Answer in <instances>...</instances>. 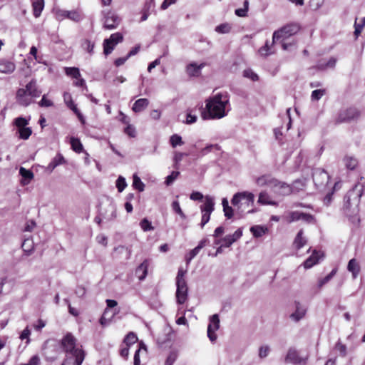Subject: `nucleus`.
<instances>
[{
	"label": "nucleus",
	"mask_w": 365,
	"mask_h": 365,
	"mask_svg": "<svg viewBox=\"0 0 365 365\" xmlns=\"http://www.w3.org/2000/svg\"><path fill=\"white\" fill-rule=\"evenodd\" d=\"M104 14V23L103 28L105 29H115L118 24H120V18L118 15L113 13L111 11H108Z\"/></svg>",
	"instance_id": "12"
},
{
	"label": "nucleus",
	"mask_w": 365,
	"mask_h": 365,
	"mask_svg": "<svg viewBox=\"0 0 365 365\" xmlns=\"http://www.w3.org/2000/svg\"><path fill=\"white\" fill-rule=\"evenodd\" d=\"M313 180L317 185H323L327 184L329 181V175L324 170L322 169H317L313 173Z\"/></svg>",
	"instance_id": "16"
},
{
	"label": "nucleus",
	"mask_w": 365,
	"mask_h": 365,
	"mask_svg": "<svg viewBox=\"0 0 365 365\" xmlns=\"http://www.w3.org/2000/svg\"><path fill=\"white\" fill-rule=\"evenodd\" d=\"M126 186L127 183L125 178L122 176H119L116 180V187L118 188V192H123Z\"/></svg>",
	"instance_id": "48"
},
{
	"label": "nucleus",
	"mask_w": 365,
	"mask_h": 365,
	"mask_svg": "<svg viewBox=\"0 0 365 365\" xmlns=\"http://www.w3.org/2000/svg\"><path fill=\"white\" fill-rule=\"evenodd\" d=\"M185 274L186 271L183 270L182 268H180L176 277V282H186L185 279Z\"/></svg>",
	"instance_id": "60"
},
{
	"label": "nucleus",
	"mask_w": 365,
	"mask_h": 365,
	"mask_svg": "<svg viewBox=\"0 0 365 365\" xmlns=\"http://www.w3.org/2000/svg\"><path fill=\"white\" fill-rule=\"evenodd\" d=\"M61 346L66 353L71 355L70 357H77L78 354L85 356L84 351L76 346V339L71 333H68L61 339Z\"/></svg>",
	"instance_id": "5"
},
{
	"label": "nucleus",
	"mask_w": 365,
	"mask_h": 365,
	"mask_svg": "<svg viewBox=\"0 0 365 365\" xmlns=\"http://www.w3.org/2000/svg\"><path fill=\"white\" fill-rule=\"evenodd\" d=\"M81 46L82 48L87 51L88 53H89L90 54H93V48H94V46H95V44L94 43L91 42L90 40L88 39H85L82 43H81Z\"/></svg>",
	"instance_id": "40"
},
{
	"label": "nucleus",
	"mask_w": 365,
	"mask_h": 365,
	"mask_svg": "<svg viewBox=\"0 0 365 365\" xmlns=\"http://www.w3.org/2000/svg\"><path fill=\"white\" fill-rule=\"evenodd\" d=\"M63 100L68 107L71 106L72 104H74L72 100V96L69 93L65 92L63 93Z\"/></svg>",
	"instance_id": "62"
},
{
	"label": "nucleus",
	"mask_w": 365,
	"mask_h": 365,
	"mask_svg": "<svg viewBox=\"0 0 365 365\" xmlns=\"http://www.w3.org/2000/svg\"><path fill=\"white\" fill-rule=\"evenodd\" d=\"M60 15L75 22H79L83 19V14L78 10L61 11Z\"/></svg>",
	"instance_id": "17"
},
{
	"label": "nucleus",
	"mask_w": 365,
	"mask_h": 365,
	"mask_svg": "<svg viewBox=\"0 0 365 365\" xmlns=\"http://www.w3.org/2000/svg\"><path fill=\"white\" fill-rule=\"evenodd\" d=\"M267 230V228L259 226V225H255L252 226L250 228V232L252 233V235L255 237H262L263 235L265 234L266 231Z\"/></svg>",
	"instance_id": "33"
},
{
	"label": "nucleus",
	"mask_w": 365,
	"mask_h": 365,
	"mask_svg": "<svg viewBox=\"0 0 365 365\" xmlns=\"http://www.w3.org/2000/svg\"><path fill=\"white\" fill-rule=\"evenodd\" d=\"M16 69L15 63L7 59H0V73L4 74H11Z\"/></svg>",
	"instance_id": "18"
},
{
	"label": "nucleus",
	"mask_w": 365,
	"mask_h": 365,
	"mask_svg": "<svg viewBox=\"0 0 365 365\" xmlns=\"http://www.w3.org/2000/svg\"><path fill=\"white\" fill-rule=\"evenodd\" d=\"M137 340V336L134 333L130 332L125 336L124 342L128 346H129L130 345L135 344Z\"/></svg>",
	"instance_id": "46"
},
{
	"label": "nucleus",
	"mask_w": 365,
	"mask_h": 365,
	"mask_svg": "<svg viewBox=\"0 0 365 365\" xmlns=\"http://www.w3.org/2000/svg\"><path fill=\"white\" fill-rule=\"evenodd\" d=\"M336 269H334L328 275L319 281L318 286L319 288L323 287L325 284L329 282L331 279L336 274Z\"/></svg>",
	"instance_id": "45"
},
{
	"label": "nucleus",
	"mask_w": 365,
	"mask_h": 365,
	"mask_svg": "<svg viewBox=\"0 0 365 365\" xmlns=\"http://www.w3.org/2000/svg\"><path fill=\"white\" fill-rule=\"evenodd\" d=\"M22 249L24 250V252L26 254V255H30L33 250H34V244L33 242L31 240H25L24 242L22 243Z\"/></svg>",
	"instance_id": "35"
},
{
	"label": "nucleus",
	"mask_w": 365,
	"mask_h": 365,
	"mask_svg": "<svg viewBox=\"0 0 365 365\" xmlns=\"http://www.w3.org/2000/svg\"><path fill=\"white\" fill-rule=\"evenodd\" d=\"M84 358V355H81V354H78L77 357L72 358L67 356L65 361L61 365H81Z\"/></svg>",
	"instance_id": "27"
},
{
	"label": "nucleus",
	"mask_w": 365,
	"mask_h": 365,
	"mask_svg": "<svg viewBox=\"0 0 365 365\" xmlns=\"http://www.w3.org/2000/svg\"><path fill=\"white\" fill-rule=\"evenodd\" d=\"M365 189V179L361 177L360 180L350 190L344 197L345 206L349 208L352 205L358 207L360 199Z\"/></svg>",
	"instance_id": "4"
},
{
	"label": "nucleus",
	"mask_w": 365,
	"mask_h": 365,
	"mask_svg": "<svg viewBox=\"0 0 365 365\" xmlns=\"http://www.w3.org/2000/svg\"><path fill=\"white\" fill-rule=\"evenodd\" d=\"M220 328V319L217 314H215L210 317V323L207 327V336L212 342L217 339L215 331Z\"/></svg>",
	"instance_id": "11"
},
{
	"label": "nucleus",
	"mask_w": 365,
	"mask_h": 365,
	"mask_svg": "<svg viewBox=\"0 0 365 365\" xmlns=\"http://www.w3.org/2000/svg\"><path fill=\"white\" fill-rule=\"evenodd\" d=\"M290 185L293 188V192H296L303 190V188L305 187V182L302 180H297L293 182L292 185Z\"/></svg>",
	"instance_id": "43"
},
{
	"label": "nucleus",
	"mask_w": 365,
	"mask_h": 365,
	"mask_svg": "<svg viewBox=\"0 0 365 365\" xmlns=\"http://www.w3.org/2000/svg\"><path fill=\"white\" fill-rule=\"evenodd\" d=\"M295 310L289 316L292 321L298 322L304 319L307 312V307L305 304L300 303L299 302H294Z\"/></svg>",
	"instance_id": "13"
},
{
	"label": "nucleus",
	"mask_w": 365,
	"mask_h": 365,
	"mask_svg": "<svg viewBox=\"0 0 365 365\" xmlns=\"http://www.w3.org/2000/svg\"><path fill=\"white\" fill-rule=\"evenodd\" d=\"M172 208H173V211L175 212L177 214H178L182 219H183V220L186 219V215L182 210L178 201L173 202Z\"/></svg>",
	"instance_id": "44"
},
{
	"label": "nucleus",
	"mask_w": 365,
	"mask_h": 365,
	"mask_svg": "<svg viewBox=\"0 0 365 365\" xmlns=\"http://www.w3.org/2000/svg\"><path fill=\"white\" fill-rule=\"evenodd\" d=\"M133 186L134 187V188L137 189L140 192H142L144 190L145 185L143 184V182L141 181L140 178L138 175H134Z\"/></svg>",
	"instance_id": "38"
},
{
	"label": "nucleus",
	"mask_w": 365,
	"mask_h": 365,
	"mask_svg": "<svg viewBox=\"0 0 365 365\" xmlns=\"http://www.w3.org/2000/svg\"><path fill=\"white\" fill-rule=\"evenodd\" d=\"M258 203L261 205H269L277 206L278 204L277 202L270 199L269 195L266 191H262L259 194L257 200Z\"/></svg>",
	"instance_id": "25"
},
{
	"label": "nucleus",
	"mask_w": 365,
	"mask_h": 365,
	"mask_svg": "<svg viewBox=\"0 0 365 365\" xmlns=\"http://www.w3.org/2000/svg\"><path fill=\"white\" fill-rule=\"evenodd\" d=\"M41 91L37 86L36 80H31L25 88H19L16 94V100L19 105L27 107L34 102V99L38 98Z\"/></svg>",
	"instance_id": "2"
},
{
	"label": "nucleus",
	"mask_w": 365,
	"mask_h": 365,
	"mask_svg": "<svg viewBox=\"0 0 365 365\" xmlns=\"http://www.w3.org/2000/svg\"><path fill=\"white\" fill-rule=\"evenodd\" d=\"M204 66L205 63H201L200 65H197L195 63H190L186 67V72L189 76H198Z\"/></svg>",
	"instance_id": "21"
},
{
	"label": "nucleus",
	"mask_w": 365,
	"mask_h": 365,
	"mask_svg": "<svg viewBox=\"0 0 365 365\" xmlns=\"http://www.w3.org/2000/svg\"><path fill=\"white\" fill-rule=\"evenodd\" d=\"M232 26L228 23L222 24L215 27V31L219 34H228L231 31Z\"/></svg>",
	"instance_id": "36"
},
{
	"label": "nucleus",
	"mask_w": 365,
	"mask_h": 365,
	"mask_svg": "<svg viewBox=\"0 0 365 365\" xmlns=\"http://www.w3.org/2000/svg\"><path fill=\"white\" fill-rule=\"evenodd\" d=\"M334 349L340 353L341 356H345L346 355V346L341 344L340 341L336 343Z\"/></svg>",
	"instance_id": "51"
},
{
	"label": "nucleus",
	"mask_w": 365,
	"mask_h": 365,
	"mask_svg": "<svg viewBox=\"0 0 365 365\" xmlns=\"http://www.w3.org/2000/svg\"><path fill=\"white\" fill-rule=\"evenodd\" d=\"M65 72L67 76L76 79H78L81 77L79 69L76 67H66L65 68Z\"/></svg>",
	"instance_id": "34"
},
{
	"label": "nucleus",
	"mask_w": 365,
	"mask_h": 365,
	"mask_svg": "<svg viewBox=\"0 0 365 365\" xmlns=\"http://www.w3.org/2000/svg\"><path fill=\"white\" fill-rule=\"evenodd\" d=\"M225 216L227 219H230L234 216V213L235 212V207L232 208V207L229 206L223 209Z\"/></svg>",
	"instance_id": "59"
},
{
	"label": "nucleus",
	"mask_w": 365,
	"mask_h": 365,
	"mask_svg": "<svg viewBox=\"0 0 365 365\" xmlns=\"http://www.w3.org/2000/svg\"><path fill=\"white\" fill-rule=\"evenodd\" d=\"M322 257V256L319 254V252L314 250L312 255L309 257L303 263L304 267L305 269H309L312 267L314 265L319 262Z\"/></svg>",
	"instance_id": "19"
},
{
	"label": "nucleus",
	"mask_w": 365,
	"mask_h": 365,
	"mask_svg": "<svg viewBox=\"0 0 365 365\" xmlns=\"http://www.w3.org/2000/svg\"><path fill=\"white\" fill-rule=\"evenodd\" d=\"M170 143L172 147L175 148L178 145H183V141L182 140L181 136L178 134L173 135L170 138Z\"/></svg>",
	"instance_id": "41"
},
{
	"label": "nucleus",
	"mask_w": 365,
	"mask_h": 365,
	"mask_svg": "<svg viewBox=\"0 0 365 365\" xmlns=\"http://www.w3.org/2000/svg\"><path fill=\"white\" fill-rule=\"evenodd\" d=\"M274 178L270 175H262L256 179V183L260 187L267 186L271 189L272 186L274 185L273 182H274Z\"/></svg>",
	"instance_id": "22"
},
{
	"label": "nucleus",
	"mask_w": 365,
	"mask_h": 365,
	"mask_svg": "<svg viewBox=\"0 0 365 365\" xmlns=\"http://www.w3.org/2000/svg\"><path fill=\"white\" fill-rule=\"evenodd\" d=\"M248 6H249V1L247 0H245L244 2V8L236 9L235 11V14L240 17L247 16V11H248Z\"/></svg>",
	"instance_id": "37"
},
{
	"label": "nucleus",
	"mask_w": 365,
	"mask_h": 365,
	"mask_svg": "<svg viewBox=\"0 0 365 365\" xmlns=\"http://www.w3.org/2000/svg\"><path fill=\"white\" fill-rule=\"evenodd\" d=\"M361 115L359 109L354 107L349 108L346 110H341L335 119L336 123H341L348 122L351 120L358 119Z\"/></svg>",
	"instance_id": "9"
},
{
	"label": "nucleus",
	"mask_w": 365,
	"mask_h": 365,
	"mask_svg": "<svg viewBox=\"0 0 365 365\" xmlns=\"http://www.w3.org/2000/svg\"><path fill=\"white\" fill-rule=\"evenodd\" d=\"M123 41V36L121 33L116 32L110 36L108 38L103 41V53L108 56L112 53L115 46Z\"/></svg>",
	"instance_id": "8"
},
{
	"label": "nucleus",
	"mask_w": 365,
	"mask_h": 365,
	"mask_svg": "<svg viewBox=\"0 0 365 365\" xmlns=\"http://www.w3.org/2000/svg\"><path fill=\"white\" fill-rule=\"evenodd\" d=\"M300 220H303L307 223H311L314 222V218L311 214L301 212Z\"/></svg>",
	"instance_id": "56"
},
{
	"label": "nucleus",
	"mask_w": 365,
	"mask_h": 365,
	"mask_svg": "<svg viewBox=\"0 0 365 365\" xmlns=\"http://www.w3.org/2000/svg\"><path fill=\"white\" fill-rule=\"evenodd\" d=\"M344 162L346 168L349 170H354L358 165L357 160L351 156H346L344 158Z\"/></svg>",
	"instance_id": "30"
},
{
	"label": "nucleus",
	"mask_w": 365,
	"mask_h": 365,
	"mask_svg": "<svg viewBox=\"0 0 365 365\" xmlns=\"http://www.w3.org/2000/svg\"><path fill=\"white\" fill-rule=\"evenodd\" d=\"M38 104L41 107H51L53 103L51 100L46 98V95H43Z\"/></svg>",
	"instance_id": "58"
},
{
	"label": "nucleus",
	"mask_w": 365,
	"mask_h": 365,
	"mask_svg": "<svg viewBox=\"0 0 365 365\" xmlns=\"http://www.w3.org/2000/svg\"><path fill=\"white\" fill-rule=\"evenodd\" d=\"M254 201V194L244 191L235 193L231 200V204L235 207V213L242 216L245 212L247 213H252L254 212L253 210H247L253 206Z\"/></svg>",
	"instance_id": "3"
},
{
	"label": "nucleus",
	"mask_w": 365,
	"mask_h": 365,
	"mask_svg": "<svg viewBox=\"0 0 365 365\" xmlns=\"http://www.w3.org/2000/svg\"><path fill=\"white\" fill-rule=\"evenodd\" d=\"M307 359V358L301 357L297 351L294 349H289L285 357V362L298 365H305Z\"/></svg>",
	"instance_id": "15"
},
{
	"label": "nucleus",
	"mask_w": 365,
	"mask_h": 365,
	"mask_svg": "<svg viewBox=\"0 0 365 365\" xmlns=\"http://www.w3.org/2000/svg\"><path fill=\"white\" fill-rule=\"evenodd\" d=\"M177 356H178L176 353L171 352L167 357L165 365H173L174 362L176 361Z\"/></svg>",
	"instance_id": "57"
},
{
	"label": "nucleus",
	"mask_w": 365,
	"mask_h": 365,
	"mask_svg": "<svg viewBox=\"0 0 365 365\" xmlns=\"http://www.w3.org/2000/svg\"><path fill=\"white\" fill-rule=\"evenodd\" d=\"M259 53H260L261 56H267L268 55L272 53V52L270 51V46H269V41H267L264 46H263L262 47H261L259 49Z\"/></svg>",
	"instance_id": "49"
},
{
	"label": "nucleus",
	"mask_w": 365,
	"mask_h": 365,
	"mask_svg": "<svg viewBox=\"0 0 365 365\" xmlns=\"http://www.w3.org/2000/svg\"><path fill=\"white\" fill-rule=\"evenodd\" d=\"M140 226L144 232L152 231L154 230L151 222L147 218H144L140 221Z\"/></svg>",
	"instance_id": "42"
},
{
	"label": "nucleus",
	"mask_w": 365,
	"mask_h": 365,
	"mask_svg": "<svg viewBox=\"0 0 365 365\" xmlns=\"http://www.w3.org/2000/svg\"><path fill=\"white\" fill-rule=\"evenodd\" d=\"M243 76L245 78L251 79L252 81H257L259 79L258 75L250 68L245 69L243 71Z\"/></svg>",
	"instance_id": "47"
},
{
	"label": "nucleus",
	"mask_w": 365,
	"mask_h": 365,
	"mask_svg": "<svg viewBox=\"0 0 365 365\" xmlns=\"http://www.w3.org/2000/svg\"><path fill=\"white\" fill-rule=\"evenodd\" d=\"M148 104L149 101L147 98H140L134 103L132 109L135 113H140L145 109Z\"/></svg>",
	"instance_id": "26"
},
{
	"label": "nucleus",
	"mask_w": 365,
	"mask_h": 365,
	"mask_svg": "<svg viewBox=\"0 0 365 365\" xmlns=\"http://www.w3.org/2000/svg\"><path fill=\"white\" fill-rule=\"evenodd\" d=\"M299 30V26L297 24H290L284 26L279 30L275 31L272 36V43L282 38L283 40L296 34Z\"/></svg>",
	"instance_id": "7"
},
{
	"label": "nucleus",
	"mask_w": 365,
	"mask_h": 365,
	"mask_svg": "<svg viewBox=\"0 0 365 365\" xmlns=\"http://www.w3.org/2000/svg\"><path fill=\"white\" fill-rule=\"evenodd\" d=\"M303 230H300L298 233L297 234L294 242H293V246L295 249L299 250L302 247H304L307 244V239L303 236Z\"/></svg>",
	"instance_id": "24"
},
{
	"label": "nucleus",
	"mask_w": 365,
	"mask_h": 365,
	"mask_svg": "<svg viewBox=\"0 0 365 365\" xmlns=\"http://www.w3.org/2000/svg\"><path fill=\"white\" fill-rule=\"evenodd\" d=\"M180 173L178 171H173L170 175H169L165 180V184L167 185H170L173 183V182L177 179L179 176Z\"/></svg>",
	"instance_id": "50"
},
{
	"label": "nucleus",
	"mask_w": 365,
	"mask_h": 365,
	"mask_svg": "<svg viewBox=\"0 0 365 365\" xmlns=\"http://www.w3.org/2000/svg\"><path fill=\"white\" fill-rule=\"evenodd\" d=\"M176 300L180 304H182L187 299L188 287L186 282H176Z\"/></svg>",
	"instance_id": "14"
},
{
	"label": "nucleus",
	"mask_w": 365,
	"mask_h": 365,
	"mask_svg": "<svg viewBox=\"0 0 365 365\" xmlns=\"http://www.w3.org/2000/svg\"><path fill=\"white\" fill-rule=\"evenodd\" d=\"M19 174L22 177V180H21V184L22 185H29L34 176L31 170H27L24 167L20 168Z\"/></svg>",
	"instance_id": "20"
},
{
	"label": "nucleus",
	"mask_w": 365,
	"mask_h": 365,
	"mask_svg": "<svg viewBox=\"0 0 365 365\" xmlns=\"http://www.w3.org/2000/svg\"><path fill=\"white\" fill-rule=\"evenodd\" d=\"M325 94L324 89H317L314 90L312 93L311 98L313 101L319 100Z\"/></svg>",
	"instance_id": "53"
},
{
	"label": "nucleus",
	"mask_w": 365,
	"mask_h": 365,
	"mask_svg": "<svg viewBox=\"0 0 365 365\" xmlns=\"http://www.w3.org/2000/svg\"><path fill=\"white\" fill-rule=\"evenodd\" d=\"M202 218L200 222V227L203 228L204 226L209 222L210 215L215 210V200L214 197L210 195L205 197V202L200 207Z\"/></svg>",
	"instance_id": "6"
},
{
	"label": "nucleus",
	"mask_w": 365,
	"mask_h": 365,
	"mask_svg": "<svg viewBox=\"0 0 365 365\" xmlns=\"http://www.w3.org/2000/svg\"><path fill=\"white\" fill-rule=\"evenodd\" d=\"M347 269L352 273L353 278H356L360 272V267L355 259L349 260L347 265Z\"/></svg>",
	"instance_id": "28"
},
{
	"label": "nucleus",
	"mask_w": 365,
	"mask_h": 365,
	"mask_svg": "<svg viewBox=\"0 0 365 365\" xmlns=\"http://www.w3.org/2000/svg\"><path fill=\"white\" fill-rule=\"evenodd\" d=\"M206 111L202 113L204 120L221 119L226 116L230 108L229 96L227 93H219L205 101Z\"/></svg>",
	"instance_id": "1"
},
{
	"label": "nucleus",
	"mask_w": 365,
	"mask_h": 365,
	"mask_svg": "<svg viewBox=\"0 0 365 365\" xmlns=\"http://www.w3.org/2000/svg\"><path fill=\"white\" fill-rule=\"evenodd\" d=\"M29 121L23 117H19L15 119V125L19 129L26 127Z\"/></svg>",
	"instance_id": "54"
},
{
	"label": "nucleus",
	"mask_w": 365,
	"mask_h": 365,
	"mask_svg": "<svg viewBox=\"0 0 365 365\" xmlns=\"http://www.w3.org/2000/svg\"><path fill=\"white\" fill-rule=\"evenodd\" d=\"M51 162L57 166L63 165L66 163L63 156L61 153H58L51 160Z\"/></svg>",
	"instance_id": "55"
},
{
	"label": "nucleus",
	"mask_w": 365,
	"mask_h": 365,
	"mask_svg": "<svg viewBox=\"0 0 365 365\" xmlns=\"http://www.w3.org/2000/svg\"><path fill=\"white\" fill-rule=\"evenodd\" d=\"M200 252L199 250H197L196 247L190 250L188 256L186 257L187 263H190V262Z\"/></svg>",
	"instance_id": "64"
},
{
	"label": "nucleus",
	"mask_w": 365,
	"mask_h": 365,
	"mask_svg": "<svg viewBox=\"0 0 365 365\" xmlns=\"http://www.w3.org/2000/svg\"><path fill=\"white\" fill-rule=\"evenodd\" d=\"M222 241L223 242L222 246L225 247H229L232 243L235 242V241L232 240V238L230 237V235H226Z\"/></svg>",
	"instance_id": "63"
},
{
	"label": "nucleus",
	"mask_w": 365,
	"mask_h": 365,
	"mask_svg": "<svg viewBox=\"0 0 365 365\" xmlns=\"http://www.w3.org/2000/svg\"><path fill=\"white\" fill-rule=\"evenodd\" d=\"M220 150V146L217 144H210L200 150L201 155H205L208 153L211 152L212 149Z\"/></svg>",
	"instance_id": "52"
},
{
	"label": "nucleus",
	"mask_w": 365,
	"mask_h": 365,
	"mask_svg": "<svg viewBox=\"0 0 365 365\" xmlns=\"http://www.w3.org/2000/svg\"><path fill=\"white\" fill-rule=\"evenodd\" d=\"M148 262L144 260L136 269L135 274L140 280H143L148 274Z\"/></svg>",
	"instance_id": "23"
},
{
	"label": "nucleus",
	"mask_w": 365,
	"mask_h": 365,
	"mask_svg": "<svg viewBox=\"0 0 365 365\" xmlns=\"http://www.w3.org/2000/svg\"><path fill=\"white\" fill-rule=\"evenodd\" d=\"M70 143L71 145L72 149L78 153H80L83 151V147L82 143H81L80 140L78 138H76L74 137L71 138Z\"/></svg>",
	"instance_id": "31"
},
{
	"label": "nucleus",
	"mask_w": 365,
	"mask_h": 365,
	"mask_svg": "<svg viewBox=\"0 0 365 365\" xmlns=\"http://www.w3.org/2000/svg\"><path fill=\"white\" fill-rule=\"evenodd\" d=\"M269 352V347L268 346H261L259 349V356L260 358L266 357Z\"/></svg>",
	"instance_id": "61"
},
{
	"label": "nucleus",
	"mask_w": 365,
	"mask_h": 365,
	"mask_svg": "<svg viewBox=\"0 0 365 365\" xmlns=\"http://www.w3.org/2000/svg\"><path fill=\"white\" fill-rule=\"evenodd\" d=\"M273 185H274L272 186L271 190L276 195L281 196H287L293 192V188L291 187L290 185L284 182L279 181L276 178L274 179V182H273Z\"/></svg>",
	"instance_id": "10"
},
{
	"label": "nucleus",
	"mask_w": 365,
	"mask_h": 365,
	"mask_svg": "<svg viewBox=\"0 0 365 365\" xmlns=\"http://www.w3.org/2000/svg\"><path fill=\"white\" fill-rule=\"evenodd\" d=\"M32 6L34 10V15L35 17H38L44 7V0H34L32 1Z\"/></svg>",
	"instance_id": "29"
},
{
	"label": "nucleus",
	"mask_w": 365,
	"mask_h": 365,
	"mask_svg": "<svg viewBox=\"0 0 365 365\" xmlns=\"http://www.w3.org/2000/svg\"><path fill=\"white\" fill-rule=\"evenodd\" d=\"M19 138L24 140H27L31 135L32 130L29 127L21 128L19 129Z\"/></svg>",
	"instance_id": "39"
},
{
	"label": "nucleus",
	"mask_w": 365,
	"mask_h": 365,
	"mask_svg": "<svg viewBox=\"0 0 365 365\" xmlns=\"http://www.w3.org/2000/svg\"><path fill=\"white\" fill-rule=\"evenodd\" d=\"M301 212L299 211H292L287 213L285 216L286 222L288 223H292L294 222H297L300 220Z\"/></svg>",
	"instance_id": "32"
}]
</instances>
